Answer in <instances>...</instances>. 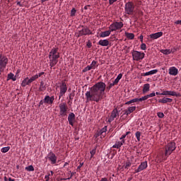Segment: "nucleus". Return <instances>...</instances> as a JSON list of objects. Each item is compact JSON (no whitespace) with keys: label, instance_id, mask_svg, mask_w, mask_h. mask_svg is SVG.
Here are the masks:
<instances>
[{"label":"nucleus","instance_id":"nucleus-42","mask_svg":"<svg viewBox=\"0 0 181 181\" xmlns=\"http://www.w3.org/2000/svg\"><path fill=\"white\" fill-rule=\"evenodd\" d=\"M131 165H132L131 162L129 161L127 162L124 165V169H128V168H131Z\"/></svg>","mask_w":181,"mask_h":181},{"label":"nucleus","instance_id":"nucleus-3","mask_svg":"<svg viewBox=\"0 0 181 181\" xmlns=\"http://www.w3.org/2000/svg\"><path fill=\"white\" fill-rule=\"evenodd\" d=\"M176 148L175 142H169L165 148V156L168 157Z\"/></svg>","mask_w":181,"mask_h":181},{"label":"nucleus","instance_id":"nucleus-13","mask_svg":"<svg viewBox=\"0 0 181 181\" xmlns=\"http://www.w3.org/2000/svg\"><path fill=\"white\" fill-rule=\"evenodd\" d=\"M8 57L2 54H0V66L6 67V64H8Z\"/></svg>","mask_w":181,"mask_h":181},{"label":"nucleus","instance_id":"nucleus-49","mask_svg":"<svg viewBox=\"0 0 181 181\" xmlns=\"http://www.w3.org/2000/svg\"><path fill=\"white\" fill-rule=\"evenodd\" d=\"M43 104H45V100H41L39 103V107H40V105H43Z\"/></svg>","mask_w":181,"mask_h":181},{"label":"nucleus","instance_id":"nucleus-58","mask_svg":"<svg viewBox=\"0 0 181 181\" xmlns=\"http://www.w3.org/2000/svg\"><path fill=\"white\" fill-rule=\"evenodd\" d=\"M43 74H45V72H41V73L38 74H37L38 78H39V77H42V76H43Z\"/></svg>","mask_w":181,"mask_h":181},{"label":"nucleus","instance_id":"nucleus-23","mask_svg":"<svg viewBox=\"0 0 181 181\" xmlns=\"http://www.w3.org/2000/svg\"><path fill=\"white\" fill-rule=\"evenodd\" d=\"M173 101V98H163L160 99L159 102L162 103H171V102Z\"/></svg>","mask_w":181,"mask_h":181},{"label":"nucleus","instance_id":"nucleus-30","mask_svg":"<svg viewBox=\"0 0 181 181\" xmlns=\"http://www.w3.org/2000/svg\"><path fill=\"white\" fill-rule=\"evenodd\" d=\"M125 36L127 37V39H130V40H132L134 37H135V35L131 33H125Z\"/></svg>","mask_w":181,"mask_h":181},{"label":"nucleus","instance_id":"nucleus-5","mask_svg":"<svg viewBox=\"0 0 181 181\" xmlns=\"http://www.w3.org/2000/svg\"><path fill=\"white\" fill-rule=\"evenodd\" d=\"M132 56L133 57V60H136V62H139V60L144 59V57H145V53L141 52L139 51L133 50L132 52Z\"/></svg>","mask_w":181,"mask_h":181},{"label":"nucleus","instance_id":"nucleus-36","mask_svg":"<svg viewBox=\"0 0 181 181\" xmlns=\"http://www.w3.org/2000/svg\"><path fill=\"white\" fill-rule=\"evenodd\" d=\"M37 78H39V76H37V74H35L30 78V81L31 83H33V81H35V80H37Z\"/></svg>","mask_w":181,"mask_h":181},{"label":"nucleus","instance_id":"nucleus-47","mask_svg":"<svg viewBox=\"0 0 181 181\" xmlns=\"http://www.w3.org/2000/svg\"><path fill=\"white\" fill-rule=\"evenodd\" d=\"M83 165H84V163H80L79 165L77 167V170H80L83 167Z\"/></svg>","mask_w":181,"mask_h":181},{"label":"nucleus","instance_id":"nucleus-44","mask_svg":"<svg viewBox=\"0 0 181 181\" xmlns=\"http://www.w3.org/2000/svg\"><path fill=\"white\" fill-rule=\"evenodd\" d=\"M141 50H146V45L145 43H142L141 45Z\"/></svg>","mask_w":181,"mask_h":181},{"label":"nucleus","instance_id":"nucleus-46","mask_svg":"<svg viewBox=\"0 0 181 181\" xmlns=\"http://www.w3.org/2000/svg\"><path fill=\"white\" fill-rule=\"evenodd\" d=\"M69 173L71 174L70 177L67 178L68 180H70V179H71L73 177V176L74 175V173H71V171H69ZM66 179H64V180H67Z\"/></svg>","mask_w":181,"mask_h":181},{"label":"nucleus","instance_id":"nucleus-1","mask_svg":"<svg viewBox=\"0 0 181 181\" xmlns=\"http://www.w3.org/2000/svg\"><path fill=\"white\" fill-rule=\"evenodd\" d=\"M122 78V74H119L117 77L115 79L113 83H108L109 86H107L104 82H98L93 85L89 91L85 93L86 97V103L88 101H95V103H100L104 99V95H105V88L107 91H110L114 86H117L119 83V80Z\"/></svg>","mask_w":181,"mask_h":181},{"label":"nucleus","instance_id":"nucleus-37","mask_svg":"<svg viewBox=\"0 0 181 181\" xmlns=\"http://www.w3.org/2000/svg\"><path fill=\"white\" fill-rule=\"evenodd\" d=\"M93 69L90 65H88L83 69V73H86V71H90V70Z\"/></svg>","mask_w":181,"mask_h":181},{"label":"nucleus","instance_id":"nucleus-59","mask_svg":"<svg viewBox=\"0 0 181 181\" xmlns=\"http://www.w3.org/2000/svg\"><path fill=\"white\" fill-rule=\"evenodd\" d=\"M5 69H6V67L0 66V71H4V70H5Z\"/></svg>","mask_w":181,"mask_h":181},{"label":"nucleus","instance_id":"nucleus-54","mask_svg":"<svg viewBox=\"0 0 181 181\" xmlns=\"http://www.w3.org/2000/svg\"><path fill=\"white\" fill-rule=\"evenodd\" d=\"M165 117V115H164V113L163 112H159V117L160 118H163V117Z\"/></svg>","mask_w":181,"mask_h":181},{"label":"nucleus","instance_id":"nucleus-51","mask_svg":"<svg viewBox=\"0 0 181 181\" xmlns=\"http://www.w3.org/2000/svg\"><path fill=\"white\" fill-rule=\"evenodd\" d=\"M86 45L88 46V49H90L91 46H93V44H91L90 42H88Z\"/></svg>","mask_w":181,"mask_h":181},{"label":"nucleus","instance_id":"nucleus-4","mask_svg":"<svg viewBox=\"0 0 181 181\" xmlns=\"http://www.w3.org/2000/svg\"><path fill=\"white\" fill-rule=\"evenodd\" d=\"M125 13L127 15H132L134 13V11H135V5L132 1H129L126 3L124 7Z\"/></svg>","mask_w":181,"mask_h":181},{"label":"nucleus","instance_id":"nucleus-12","mask_svg":"<svg viewBox=\"0 0 181 181\" xmlns=\"http://www.w3.org/2000/svg\"><path fill=\"white\" fill-rule=\"evenodd\" d=\"M148 168V162L144 161L141 163V164L139 165L138 168L135 170L136 173H139V172H142V170H145Z\"/></svg>","mask_w":181,"mask_h":181},{"label":"nucleus","instance_id":"nucleus-40","mask_svg":"<svg viewBox=\"0 0 181 181\" xmlns=\"http://www.w3.org/2000/svg\"><path fill=\"white\" fill-rule=\"evenodd\" d=\"M99 132H100L101 134H106L107 132V126H105L103 129H101Z\"/></svg>","mask_w":181,"mask_h":181},{"label":"nucleus","instance_id":"nucleus-31","mask_svg":"<svg viewBox=\"0 0 181 181\" xmlns=\"http://www.w3.org/2000/svg\"><path fill=\"white\" fill-rule=\"evenodd\" d=\"M150 88H151V86H149L148 83L144 84V88H143L144 94H145V93H148V91H149Z\"/></svg>","mask_w":181,"mask_h":181},{"label":"nucleus","instance_id":"nucleus-19","mask_svg":"<svg viewBox=\"0 0 181 181\" xmlns=\"http://www.w3.org/2000/svg\"><path fill=\"white\" fill-rule=\"evenodd\" d=\"M152 97H155V93H151L148 95L143 96V97L140 98L139 100L140 102L146 101V100H148V98H151Z\"/></svg>","mask_w":181,"mask_h":181},{"label":"nucleus","instance_id":"nucleus-57","mask_svg":"<svg viewBox=\"0 0 181 181\" xmlns=\"http://www.w3.org/2000/svg\"><path fill=\"white\" fill-rule=\"evenodd\" d=\"M125 138H127V135L126 134H123L119 139H125Z\"/></svg>","mask_w":181,"mask_h":181},{"label":"nucleus","instance_id":"nucleus-60","mask_svg":"<svg viewBox=\"0 0 181 181\" xmlns=\"http://www.w3.org/2000/svg\"><path fill=\"white\" fill-rule=\"evenodd\" d=\"M114 156H115V153H111V157H110V158H111V159H113V158H114Z\"/></svg>","mask_w":181,"mask_h":181},{"label":"nucleus","instance_id":"nucleus-62","mask_svg":"<svg viewBox=\"0 0 181 181\" xmlns=\"http://www.w3.org/2000/svg\"><path fill=\"white\" fill-rule=\"evenodd\" d=\"M106 135V133H103V134H100V138H105Z\"/></svg>","mask_w":181,"mask_h":181},{"label":"nucleus","instance_id":"nucleus-21","mask_svg":"<svg viewBox=\"0 0 181 181\" xmlns=\"http://www.w3.org/2000/svg\"><path fill=\"white\" fill-rule=\"evenodd\" d=\"M98 45L100 46L107 47L110 45V41H108V40H99Z\"/></svg>","mask_w":181,"mask_h":181},{"label":"nucleus","instance_id":"nucleus-25","mask_svg":"<svg viewBox=\"0 0 181 181\" xmlns=\"http://www.w3.org/2000/svg\"><path fill=\"white\" fill-rule=\"evenodd\" d=\"M46 90V84L43 81L40 82L39 91H45Z\"/></svg>","mask_w":181,"mask_h":181},{"label":"nucleus","instance_id":"nucleus-27","mask_svg":"<svg viewBox=\"0 0 181 181\" xmlns=\"http://www.w3.org/2000/svg\"><path fill=\"white\" fill-rule=\"evenodd\" d=\"M158 73V69H153L150 71L146 72L144 76H152V74H156Z\"/></svg>","mask_w":181,"mask_h":181},{"label":"nucleus","instance_id":"nucleus-6","mask_svg":"<svg viewBox=\"0 0 181 181\" xmlns=\"http://www.w3.org/2000/svg\"><path fill=\"white\" fill-rule=\"evenodd\" d=\"M124 28V23L122 22H115L109 26V29L112 32H115L116 30H119Z\"/></svg>","mask_w":181,"mask_h":181},{"label":"nucleus","instance_id":"nucleus-26","mask_svg":"<svg viewBox=\"0 0 181 181\" xmlns=\"http://www.w3.org/2000/svg\"><path fill=\"white\" fill-rule=\"evenodd\" d=\"M53 175H54V173L53 171H49L47 173V175H45V179L46 180V181H49L50 180V176H53Z\"/></svg>","mask_w":181,"mask_h":181},{"label":"nucleus","instance_id":"nucleus-52","mask_svg":"<svg viewBox=\"0 0 181 181\" xmlns=\"http://www.w3.org/2000/svg\"><path fill=\"white\" fill-rule=\"evenodd\" d=\"M117 1L118 0H109V4L110 5H112V4H114V2H117Z\"/></svg>","mask_w":181,"mask_h":181},{"label":"nucleus","instance_id":"nucleus-64","mask_svg":"<svg viewBox=\"0 0 181 181\" xmlns=\"http://www.w3.org/2000/svg\"><path fill=\"white\" fill-rule=\"evenodd\" d=\"M8 181H15L14 179H11V177L8 178Z\"/></svg>","mask_w":181,"mask_h":181},{"label":"nucleus","instance_id":"nucleus-56","mask_svg":"<svg viewBox=\"0 0 181 181\" xmlns=\"http://www.w3.org/2000/svg\"><path fill=\"white\" fill-rule=\"evenodd\" d=\"M139 101V98L133 99V103H138Z\"/></svg>","mask_w":181,"mask_h":181},{"label":"nucleus","instance_id":"nucleus-41","mask_svg":"<svg viewBox=\"0 0 181 181\" xmlns=\"http://www.w3.org/2000/svg\"><path fill=\"white\" fill-rule=\"evenodd\" d=\"M96 148H93L92 151H90V159L93 158V156L95 155Z\"/></svg>","mask_w":181,"mask_h":181},{"label":"nucleus","instance_id":"nucleus-9","mask_svg":"<svg viewBox=\"0 0 181 181\" xmlns=\"http://www.w3.org/2000/svg\"><path fill=\"white\" fill-rule=\"evenodd\" d=\"M59 100H60V98H62L64 95H66V93H67V84H66V82H62L59 86Z\"/></svg>","mask_w":181,"mask_h":181},{"label":"nucleus","instance_id":"nucleus-39","mask_svg":"<svg viewBox=\"0 0 181 181\" xmlns=\"http://www.w3.org/2000/svg\"><path fill=\"white\" fill-rule=\"evenodd\" d=\"M160 52H162L164 54H170V49H160Z\"/></svg>","mask_w":181,"mask_h":181},{"label":"nucleus","instance_id":"nucleus-8","mask_svg":"<svg viewBox=\"0 0 181 181\" xmlns=\"http://www.w3.org/2000/svg\"><path fill=\"white\" fill-rule=\"evenodd\" d=\"M89 35H93L91 30L88 27L82 25V29L78 31V37H80V36H87Z\"/></svg>","mask_w":181,"mask_h":181},{"label":"nucleus","instance_id":"nucleus-38","mask_svg":"<svg viewBox=\"0 0 181 181\" xmlns=\"http://www.w3.org/2000/svg\"><path fill=\"white\" fill-rule=\"evenodd\" d=\"M76 12H77V10H76L75 8H73L71 10V17L76 16Z\"/></svg>","mask_w":181,"mask_h":181},{"label":"nucleus","instance_id":"nucleus-63","mask_svg":"<svg viewBox=\"0 0 181 181\" xmlns=\"http://www.w3.org/2000/svg\"><path fill=\"white\" fill-rule=\"evenodd\" d=\"M17 5L18 6H22V4H21V1H17Z\"/></svg>","mask_w":181,"mask_h":181},{"label":"nucleus","instance_id":"nucleus-16","mask_svg":"<svg viewBox=\"0 0 181 181\" xmlns=\"http://www.w3.org/2000/svg\"><path fill=\"white\" fill-rule=\"evenodd\" d=\"M135 110H136V106H132L127 108V110H124V113L123 114V115H130L131 114H132V112H134V111H135Z\"/></svg>","mask_w":181,"mask_h":181},{"label":"nucleus","instance_id":"nucleus-50","mask_svg":"<svg viewBox=\"0 0 181 181\" xmlns=\"http://www.w3.org/2000/svg\"><path fill=\"white\" fill-rule=\"evenodd\" d=\"M121 141H119V144H121V146H122L124 145V144H125V139H120Z\"/></svg>","mask_w":181,"mask_h":181},{"label":"nucleus","instance_id":"nucleus-53","mask_svg":"<svg viewBox=\"0 0 181 181\" xmlns=\"http://www.w3.org/2000/svg\"><path fill=\"white\" fill-rule=\"evenodd\" d=\"M175 24L181 25V20H177L176 21H175Z\"/></svg>","mask_w":181,"mask_h":181},{"label":"nucleus","instance_id":"nucleus-24","mask_svg":"<svg viewBox=\"0 0 181 181\" xmlns=\"http://www.w3.org/2000/svg\"><path fill=\"white\" fill-rule=\"evenodd\" d=\"M12 80L13 81H16V76L13 73H10L7 75V81Z\"/></svg>","mask_w":181,"mask_h":181},{"label":"nucleus","instance_id":"nucleus-11","mask_svg":"<svg viewBox=\"0 0 181 181\" xmlns=\"http://www.w3.org/2000/svg\"><path fill=\"white\" fill-rule=\"evenodd\" d=\"M117 117H119V112H118V109L115 108L111 113L110 117L108 119V122L111 123L112 121H114Z\"/></svg>","mask_w":181,"mask_h":181},{"label":"nucleus","instance_id":"nucleus-61","mask_svg":"<svg viewBox=\"0 0 181 181\" xmlns=\"http://www.w3.org/2000/svg\"><path fill=\"white\" fill-rule=\"evenodd\" d=\"M106 135V133H103V134H100V138H105Z\"/></svg>","mask_w":181,"mask_h":181},{"label":"nucleus","instance_id":"nucleus-22","mask_svg":"<svg viewBox=\"0 0 181 181\" xmlns=\"http://www.w3.org/2000/svg\"><path fill=\"white\" fill-rule=\"evenodd\" d=\"M111 32H112L111 30L101 32L100 34V37H108V36L111 35Z\"/></svg>","mask_w":181,"mask_h":181},{"label":"nucleus","instance_id":"nucleus-48","mask_svg":"<svg viewBox=\"0 0 181 181\" xmlns=\"http://www.w3.org/2000/svg\"><path fill=\"white\" fill-rule=\"evenodd\" d=\"M134 103L133 99L125 103V105H129V104Z\"/></svg>","mask_w":181,"mask_h":181},{"label":"nucleus","instance_id":"nucleus-7","mask_svg":"<svg viewBox=\"0 0 181 181\" xmlns=\"http://www.w3.org/2000/svg\"><path fill=\"white\" fill-rule=\"evenodd\" d=\"M59 115H61L62 117H66L67 111L69 110L67 104L66 103H60L59 105Z\"/></svg>","mask_w":181,"mask_h":181},{"label":"nucleus","instance_id":"nucleus-2","mask_svg":"<svg viewBox=\"0 0 181 181\" xmlns=\"http://www.w3.org/2000/svg\"><path fill=\"white\" fill-rule=\"evenodd\" d=\"M49 66L52 67H54L59 63V58L60 57V53L59 52L58 47H53L49 54Z\"/></svg>","mask_w":181,"mask_h":181},{"label":"nucleus","instance_id":"nucleus-20","mask_svg":"<svg viewBox=\"0 0 181 181\" xmlns=\"http://www.w3.org/2000/svg\"><path fill=\"white\" fill-rule=\"evenodd\" d=\"M178 73V69L175 68V66H171L169 69L170 75L176 76Z\"/></svg>","mask_w":181,"mask_h":181},{"label":"nucleus","instance_id":"nucleus-32","mask_svg":"<svg viewBox=\"0 0 181 181\" xmlns=\"http://www.w3.org/2000/svg\"><path fill=\"white\" fill-rule=\"evenodd\" d=\"M25 169L28 172H34L35 171V168H33V165H29L28 167H25Z\"/></svg>","mask_w":181,"mask_h":181},{"label":"nucleus","instance_id":"nucleus-17","mask_svg":"<svg viewBox=\"0 0 181 181\" xmlns=\"http://www.w3.org/2000/svg\"><path fill=\"white\" fill-rule=\"evenodd\" d=\"M160 95H171V96H178V93L176 91H169V90H163L162 93H160Z\"/></svg>","mask_w":181,"mask_h":181},{"label":"nucleus","instance_id":"nucleus-55","mask_svg":"<svg viewBox=\"0 0 181 181\" xmlns=\"http://www.w3.org/2000/svg\"><path fill=\"white\" fill-rule=\"evenodd\" d=\"M139 39H140V40H141V43L144 42V35H141L140 36H139Z\"/></svg>","mask_w":181,"mask_h":181},{"label":"nucleus","instance_id":"nucleus-33","mask_svg":"<svg viewBox=\"0 0 181 181\" xmlns=\"http://www.w3.org/2000/svg\"><path fill=\"white\" fill-rule=\"evenodd\" d=\"M9 149H11V147L9 146L4 147L1 149V152H2V153H6V152L9 151Z\"/></svg>","mask_w":181,"mask_h":181},{"label":"nucleus","instance_id":"nucleus-45","mask_svg":"<svg viewBox=\"0 0 181 181\" xmlns=\"http://www.w3.org/2000/svg\"><path fill=\"white\" fill-rule=\"evenodd\" d=\"M101 135H103V134L100 133V131H99V132H97L95 133V134L94 135V138H98V136H100Z\"/></svg>","mask_w":181,"mask_h":181},{"label":"nucleus","instance_id":"nucleus-18","mask_svg":"<svg viewBox=\"0 0 181 181\" xmlns=\"http://www.w3.org/2000/svg\"><path fill=\"white\" fill-rule=\"evenodd\" d=\"M30 84H32V82H30L29 77L24 78L21 83L22 87H26V86H30Z\"/></svg>","mask_w":181,"mask_h":181},{"label":"nucleus","instance_id":"nucleus-34","mask_svg":"<svg viewBox=\"0 0 181 181\" xmlns=\"http://www.w3.org/2000/svg\"><path fill=\"white\" fill-rule=\"evenodd\" d=\"M135 136L139 142L141 141V132H136L135 133Z\"/></svg>","mask_w":181,"mask_h":181},{"label":"nucleus","instance_id":"nucleus-10","mask_svg":"<svg viewBox=\"0 0 181 181\" xmlns=\"http://www.w3.org/2000/svg\"><path fill=\"white\" fill-rule=\"evenodd\" d=\"M46 159H49V160H50L51 165H56L57 162V156H56V154H54V153H53L52 151H50L48 153Z\"/></svg>","mask_w":181,"mask_h":181},{"label":"nucleus","instance_id":"nucleus-28","mask_svg":"<svg viewBox=\"0 0 181 181\" xmlns=\"http://www.w3.org/2000/svg\"><path fill=\"white\" fill-rule=\"evenodd\" d=\"M150 38H151L152 40L159 39V32L150 35Z\"/></svg>","mask_w":181,"mask_h":181},{"label":"nucleus","instance_id":"nucleus-35","mask_svg":"<svg viewBox=\"0 0 181 181\" xmlns=\"http://www.w3.org/2000/svg\"><path fill=\"white\" fill-rule=\"evenodd\" d=\"M122 144L119 143V141L116 142L113 146L112 148H116L117 149H119V148H121Z\"/></svg>","mask_w":181,"mask_h":181},{"label":"nucleus","instance_id":"nucleus-14","mask_svg":"<svg viewBox=\"0 0 181 181\" xmlns=\"http://www.w3.org/2000/svg\"><path fill=\"white\" fill-rule=\"evenodd\" d=\"M54 101V96L50 97L49 95H45L44 98V104H47V105H52Z\"/></svg>","mask_w":181,"mask_h":181},{"label":"nucleus","instance_id":"nucleus-15","mask_svg":"<svg viewBox=\"0 0 181 181\" xmlns=\"http://www.w3.org/2000/svg\"><path fill=\"white\" fill-rule=\"evenodd\" d=\"M68 121L69 125H71V127L74 126V121H76V115L74 113L71 112L68 116Z\"/></svg>","mask_w":181,"mask_h":181},{"label":"nucleus","instance_id":"nucleus-29","mask_svg":"<svg viewBox=\"0 0 181 181\" xmlns=\"http://www.w3.org/2000/svg\"><path fill=\"white\" fill-rule=\"evenodd\" d=\"M91 69L95 70V67H98V62L97 61H93L90 65H89Z\"/></svg>","mask_w":181,"mask_h":181},{"label":"nucleus","instance_id":"nucleus-43","mask_svg":"<svg viewBox=\"0 0 181 181\" xmlns=\"http://www.w3.org/2000/svg\"><path fill=\"white\" fill-rule=\"evenodd\" d=\"M74 95H75L74 92H73V93H71L69 94V100H70L71 101H73V99L74 98Z\"/></svg>","mask_w":181,"mask_h":181}]
</instances>
